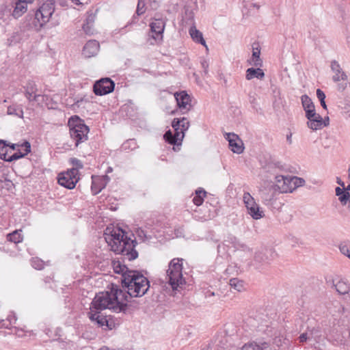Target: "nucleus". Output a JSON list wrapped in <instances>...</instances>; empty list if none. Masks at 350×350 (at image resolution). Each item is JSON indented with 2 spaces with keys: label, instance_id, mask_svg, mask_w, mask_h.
I'll list each match as a JSON object with an SVG mask.
<instances>
[{
  "label": "nucleus",
  "instance_id": "22",
  "mask_svg": "<svg viewBox=\"0 0 350 350\" xmlns=\"http://www.w3.org/2000/svg\"><path fill=\"white\" fill-rule=\"evenodd\" d=\"M21 147L25 148L24 152H21V150H18L17 152H14L11 156H8L6 161L12 162L13 161L19 159L22 157H24L25 155H27L31 151V145H30V143L28 142H24L23 144L21 145Z\"/></svg>",
  "mask_w": 350,
  "mask_h": 350
},
{
  "label": "nucleus",
  "instance_id": "17",
  "mask_svg": "<svg viewBox=\"0 0 350 350\" xmlns=\"http://www.w3.org/2000/svg\"><path fill=\"white\" fill-rule=\"evenodd\" d=\"M91 190L93 194L96 195L103 189L109 183L110 178L107 175L103 176H92Z\"/></svg>",
  "mask_w": 350,
  "mask_h": 350
},
{
  "label": "nucleus",
  "instance_id": "39",
  "mask_svg": "<svg viewBox=\"0 0 350 350\" xmlns=\"http://www.w3.org/2000/svg\"><path fill=\"white\" fill-rule=\"evenodd\" d=\"M8 239L11 242L17 243L21 242L23 240V238L21 237V235L18 232V231L15 230L13 232L8 234Z\"/></svg>",
  "mask_w": 350,
  "mask_h": 350
},
{
  "label": "nucleus",
  "instance_id": "23",
  "mask_svg": "<svg viewBox=\"0 0 350 350\" xmlns=\"http://www.w3.org/2000/svg\"><path fill=\"white\" fill-rule=\"evenodd\" d=\"M332 284L340 295H345L350 292V284L345 279H339L336 282L333 280Z\"/></svg>",
  "mask_w": 350,
  "mask_h": 350
},
{
  "label": "nucleus",
  "instance_id": "20",
  "mask_svg": "<svg viewBox=\"0 0 350 350\" xmlns=\"http://www.w3.org/2000/svg\"><path fill=\"white\" fill-rule=\"evenodd\" d=\"M163 137L169 144L172 145H178L184 138V133L182 131H180L179 133L174 131V133L173 134L172 132L169 130L165 132Z\"/></svg>",
  "mask_w": 350,
  "mask_h": 350
},
{
  "label": "nucleus",
  "instance_id": "34",
  "mask_svg": "<svg viewBox=\"0 0 350 350\" xmlns=\"http://www.w3.org/2000/svg\"><path fill=\"white\" fill-rule=\"evenodd\" d=\"M8 114L14 115L19 118H23V111L21 107L16 105H11L8 107Z\"/></svg>",
  "mask_w": 350,
  "mask_h": 350
},
{
  "label": "nucleus",
  "instance_id": "45",
  "mask_svg": "<svg viewBox=\"0 0 350 350\" xmlns=\"http://www.w3.org/2000/svg\"><path fill=\"white\" fill-rule=\"evenodd\" d=\"M241 350H260V345L256 343L245 345Z\"/></svg>",
  "mask_w": 350,
  "mask_h": 350
},
{
  "label": "nucleus",
  "instance_id": "63",
  "mask_svg": "<svg viewBox=\"0 0 350 350\" xmlns=\"http://www.w3.org/2000/svg\"><path fill=\"white\" fill-rule=\"evenodd\" d=\"M345 191L350 192V184L345 187Z\"/></svg>",
  "mask_w": 350,
  "mask_h": 350
},
{
  "label": "nucleus",
  "instance_id": "37",
  "mask_svg": "<svg viewBox=\"0 0 350 350\" xmlns=\"http://www.w3.org/2000/svg\"><path fill=\"white\" fill-rule=\"evenodd\" d=\"M291 183L293 192L297 187L303 186L305 184V180L302 178L293 176L291 177Z\"/></svg>",
  "mask_w": 350,
  "mask_h": 350
},
{
  "label": "nucleus",
  "instance_id": "35",
  "mask_svg": "<svg viewBox=\"0 0 350 350\" xmlns=\"http://www.w3.org/2000/svg\"><path fill=\"white\" fill-rule=\"evenodd\" d=\"M229 284L232 288L240 292L243 289V282L238 278H231Z\"/></svg>",
  "mask_w": 350,
  "mask_h": 350
},
{
  "label": "nucleus",
  "instance_id": "44",
  "mask_svg": "<svg viewBox=\"0 0 350 350\" xmlns=\"http://www.w3.org/2000/svg\"><path fill=\"white\" fill-rule=\"evenodd\" d=\"M70 163L75 167L72 169H77V170L78 171L79 169H82L83 168L82 162L80 160H79L78 159H77V158H71L70 159Z\"/></svg>",
  "mask_w": 350,
  "mask_h": 350
},
{
  "label": "nucleus",
  "instance_id": "55",
  "mask_svg": "<svg viewBox=\"0 0 350 350\" xmlns=\"http://www.w3.org/2000/svg\"><path fill=\"white\" fill-rule=\"evenodd\" d=\"M8 320L10 321V324H12L15 323L17 319L14 315H10L8 317Z\"/></svg>",
  "mask_w": 350,
  "mask_h": 350
},
{
  "label": "nucleus",
  "instance_id": "15",
  "mask_svg": "<svg viewBox=\"0 0 350 350\" xmlns=\"http://www.w3.org/2000/svg\"><path fill=\"white\" fill-rule=\"evenodd\" d=\"M275 179V184L273 186L275 187V189L278 193H284L292 192L291 177L279 175L276 176Z\"/></svg>",
  "mask_w": 350,
  "mask_h": 350
},
{
  "label": "nucleus",
  "instance_id": "36",
  "mask_svg": "<svg viewBox=\"0 0 350 350\" xmlns=\"http://www.w3.org/2000/svg\"><path fill=\"white\" fill-rule=\"evenodd\" d=\"M9 146L6 144L5 141L0 140V159L7 161L8 159V149L7 147Z\"/></svg>",
  "mask_w": 350,
  "mask_h": 350
},
{
  "label": "nucleus",
  "instance_id": "62",
  "mask_svg": "<svg viewBox=\"0 0 350 350\" xmlns=\"http://www.w3.org/2000/svg\"><path fill=\"white\" fill-rule=\"evenodd\" d=\"M112 171H113L112 167H108V168H107V170L106 172H107V173H111Z\"/></svg>",
  "mask_w": 350,
  "mask_h": 350
},
{
  "label": "nucleus",
  "instance_id": "64",
  "mask_svg": "<svg viewBox=\"0 0 350 350\" xmlns=\"http://www.w3.org/2000/svg\"><path fill=\"white\" fill-rule=\"evenodd\" d=\"M348 202H349V206H348V208H349V211H350V192H349V197L348 198Z\"/></svg>",
  "mask_w": 350,
  "mask_h": 350
},
{
  "label": "nucleus",
  "instance_id": "7",
  "mask_svg": "<svg viewBox=\"0 0 350 350\" xmlns=\"http://www.w3.org/2000/svg\"><path fill=\"white\" fill-rule=\"evenodd\" d=\"M115 88V83L110 78H102L96 81L93 91L96 95L103 96L112 92Z\"/></svg>",
  "mask_w": 350,
  "mask_h": 350
},
{
  "label": "nucleus",
  "instance_id": "42",
  "mask_svg": "<svg viewBox=\"0 0 350 350\" xmlns=\"http://www.w3.org/2000/svg\"><path fill=\"white\" fill-rule=\"evenodd\" d=\"M146 3L145 0H138V3L137 5L136 14L137 16H140L143 14L146 11Z\"/></svg>",
  "mask_w": 350,
  "mask_h": 350
},
{
  "label": "nucleus",
  "instance_id": "38",
  "mask_svg": "<svg viewBox=\"0 0 350 350\" xmlns=\"http://www.w3.org/2000/svg\"><path fill=\"white\" fill-rule=\"evenodd\" d=\"M243 201L247 211L250 209V206H254L257 204L254 198L249 193H245L243 194Z\"/></svg>",
  "mask_w": 350,
  "mask_h": 350
},
{
  "label": "nucleus",
  "instance_id": "1",
  "mask_svg": "<svg viewBox=\"0 0 350 350\" xmlns=\"http://www.w3.org/2000/svg\"><path fill=\"white\" fill-rule=\"evenodd\" d=\"M128 296L118 285L111 284L110 291L97 293L91 303L90 308L101 311L105 309L120 312L127 307Z\"/></svg>",
  "mask_w": 350,
  "mask_h": 350
},
{
  "label": "nucleus",
  "instance_id": "21",
  "mask_svg": "<svg viewBox=\"0 0 350 350\" xmlns=\"http://www.w3.org/2000/svg\"><path fill=\"white\" fill-rule=\"evenodd\" d=\"M189 122L186 118L181 119L174 118L172 122V126L174 129V131L179 133L182 131L184 134L189 127Z\"/></svg>",
  "mask_w": 350,
  "mask_h": 350
},
{
  "label": "nucleus",
  "instance_id": "59",
  "mask_svg": "<svg viewBox=\"0 0 350 350\" xmlns=\"http://www.w3.org/2000/svg\"><path fill=\"white\" fill-rule=\"evenodd\" d=\"M12 150H15L16 147L20 146L18 144H12L11 145L9 144V146Z\"/></svg>",
  "mask_w": 350,
  "mask_h": 350
},
{
  "label": "nucleus",
  "instance_id": "12",
  "mask_svg": "<svg viewBox=\"0 0 350 350\" xmlns=\"http://www.w3.org/2000/svg\"><path fill=\"white\" fill-rule=\"evenodd\" d=\"M331 69H332V72L334 73V75L332 77V79L334 81L337 82L340 80L345 81V83L338 84V89L339 91L345 90V88H347V75L345 73V72H343V70L340 68V64L336 60H334L332 62Z\"/></svg>",
  "mask_w": 350,
  "mask_h": 350
},
{
  "label": "nucleus",
  "instance_id": "30",
  "mask_svg": "<svg viewBox=\"0 0 350 350\" xmlns=\"http://www.w3.org/2000/svg\"><path fill=\"white\" fill-rule=\"evenodd\" d=\"M253 52L252 57L250 62V64L254 65L256 67L261 66L262 64V61L260 57V49L254 46H252Z\"/></svg>",
  "mask_w": 350,
  "mask_h": 350
},
{
  "label": "nucleus",
  "instance_id": "52",
  "mask_svg": "<svg viewBox=\"0 0 350 350\" xmlns=\"http://www.w3.org/2000/svg\"><path fill=\"white\" fill-rule=\"evenodd\" d=\"M202 66L204 68V72L206 74L208 72V63L207 61L204 60L202 62Z\"/></svg>",
  "mask_w": 350,
  "mask_h": 350
},
{
  "label": "nucleus",
  "instance_id": "28",
  "mask_svg": "<svg viewBox=\"0 0 350 350\" xmlns=\"http://www.w3.org/2000/svg\"><path fill=\"white\" fill-rule=\"evenodd\" d=\"M336 195L338 197V200L342 205L348 203V198L349 197V191H345V188L336 187Z\"/></svg>",
  "mask_w": 350,
  "mask_h": 350
},
{
  "label": "nucleus",
  "instance_id": "11",
  "mask_svg": "<svg viewBox=\"0 0 350 350\" xmlns=\"http://www.w3.org/2000/svg\"><path fill=\"white\" fill-rule=\"evenodd\" d=\"M174 97L177 103V106L183 114L187 113L191 109V98L185 91L176 92Z\"/></svg>",
  "mask_w": 350,
  "mask_h": 350
},
{
  "label": "nucleus",
  "instance_id": "31",
  "mask_svg": "<svg viewBox=\"0 0 350 350\" xmlns=\"http://www.w3.org/2000/svg\"><path fill=\"white\" fill-rule=\"evenodd\" d=\"M301 100L303 108L306 113L307 111H312V110L315 109V107H314L313 102L312 101V100L308 95H306V94L302 95L301 97Z\"/></svg>",
  "mask_w": 350,
  "mask_h": 350
},
{
  "label": "nucleus",
  "instance_id": "43",
  "mask_svg": "<svg viewBox=\"0 0 350 350\" xmlns=\"http://www.w3.org/2000/svg\"><path fill=\"white\" fill-rule=\"evenodd\" d=\"M31 266L38 270H41L44 268V262L42 260L33 258L31 261Z\"/></svg>",
  "mask_w": 350,
  "mask_h": 350
},
{
  "label": "nucleus",
  "instance_id": "50",
  "mask_svg": "<svg viewBox=\"0 0 350 350\" xmlns=\"http://www.w3.org/2000/svg\"><path fill=\"white\" fill-rule=\"evenodd\" d=\"M310 337H309V334L308 332H306V333H303L301 334L299 338V341L301 342H306L308 338H310Z\"/></svg>",
  "mask_w": 350,
  "mask_h": 350
},
{
  "label": "nucleus",
  "instance_id": "25",
  "mask_svg": "<svg viewBox=\"0 0 350 350\" xmlns=\"http://www.w3.org/2000/svg\"><path fill=\"white\" fill-rule=\"evenodd\" d=\"M265 77V73L262 69L260 68H250L246 70V76L245 78L247 80H251L254 78H257L259 79H263Z\"/></svg>",
  "mask_w": 350,
  "mask_h": 350
},
{
  "label": "nucleus",
  "instance_id": "47",
  "mask_svg": "<svg viewBox=\"0 0 350 350\" xmlns=\"http://www.w3.org/2000/svg\"><path fill=\"white\" fill-rule=\"evenodd\" d=\"M95 18H96V14H88V16H87L86 19H85V23H83V25H94V21H95Z\"/></svg>",
  "mask_w": 350,
  "mask_h": 350
},
{
  "label": "nucleus",
  "instance_id": "9",
  "mask_svg": "<svg viewBox=\"0 0 350 350\" xmlns=\"http://www.w3.org/2000/svg\"><path fill=\"white\" fill-rule=\"evenodd\" d=\"M79 179L77 169H71L65 173L59 174L58 183L67 189H72L75 188Z\"/></svg>",
  "mask_w": 350,
  "mask_h": 350
},
{
  "label": "nucleus",
  "instance_id": "56",
  "mask_svg": "<svg viewBox=\"0 0 350 350\" xmlns=\"http://www.w3.org/2000/svg\"><path fill=\"white\" fill-rule=\"evenodd\" d=\"M225 242H230L232 244H234V247H237L235 243H237V238L234 237H229V240H225Z\"/></svg>",
  "mask_w": 350,
  "mask_h": 350
},
{
  "label": "nucleus",
  "instance_id": "53",
  "mask_svg": "<svg viewBox=\"0 0 350 350\" xmlns=\"http://www.w3.org/2000/svg\"><path fill=\"white\" fill-rule=\"evenodd\" d=\"M40 97H43V96L40 94H37V92H36L31 97V101H39Z\"/></svg>",
  "mask_w": 350,
  "mask_h": 350
},
{
  "label": "nucleus",
  "instance_id": "41",
  "mask_svg": "<svg viewBox=\"0 0 350 350\" xmlns=\"http://www.w3.org/2000/svg\"><path fill=\"white\" fill-rule=\"evenodd\" d=\"M317 96L318 99L319 100L321 105L322 106V107L324 109H327V105H326V103H325V93L321 89H317Z\"/></svg>",
  "mask_w": 350,
  "mask_h": 350
},
{
  "label": "nucleus",
  "instance_id": "16",
  "mask_svg": "<svg viewBox=\"0 0 350 350\" xmlns=\"http://www.w3.org/2000/svg\"><path fill=\"white\" fill-rule=\"evenodd\" d=\"M277 192L275 187L273 185L262 189L260 191V196L262 203L267 206L272 205L276 200Z\"/></svg>",
  "mask_w": 350,
  "mask_h": 350
},
{
  "label": "nucleus",
  "instance_id": "32",
  "mask_svg": "<svg viewBox=\"0 0 350 350\" xmlns=\"http://www.w3.org/2000/svg\"><path fill=\"white\" fill-rule=\"evenodd\" d=\"M206 196V191L202 189H198L196 191V196L193 199V203L196 206L201 205L204 202V197Z\"/></svg>",
  "mask_w": 350,
  "mask_h": 350
},
{
  "label": "nucleus",
  "instance_id": "19",
  "mask_svg": "<svg viewBox=\"0 0 350 350\" xmlns=\"http://www.w3.org/2000/svg\"><path fill=\"white\" fill-rule=\"evenodd\" d=\"M33 0H17L12 12L15 18L21 17L27 10V3H32Z\"/></svg>",
  "mask_w": 350,
  "mask_h": 350
},
{
  "label": "nucleus",
  "instance_id": "40",
  "mask_svg": "<svg viewBox=\"0 0 350 350\" xmlns=\"http://www.w3.org/2000/svg\"><path fill=\"white\" fill-rule=\"evenodd\" d=\"M309 337L314 338L315 340L319 339L321 336V330L319 327H312L308 330Z\"/></svg>",
  "mask_w": 350,
  "mask_h": 350
},
{
  "label": "nucleus",
  "instance_id": "2",
  "mask_svg": "<svg viewBox=\"0 0 350 350\" xmlns=\"http://www.w3.org/2000/svg\"><path fill=\"white\" fill-rule=\"evenodd\" d=\"M105 233V241L111 247V250L116 254L123 256L124 259L133 260L137 258L138 252L135 247L136 240H131L125 235V232L120 228H107Z\"/></svg>",
  "mask_w": 350,
  "mask_h": 350
},
{
  "label": "nucleus",
  "instance_id": "14",
  "mask_svg": "<svg viewBox=\"0 0 350 350\" xmlns=\"http://www.w3.org/2000/svg\"><path fill=\"white\" fill-rule=\"evenodd\" d=\"M226 139L228 141L229 148L234 153L241 154L244 150L243 143L239 137L233 133L226 134Z\"/></svg>",
  "mask_w": 350,
  "mask_h": 350
},
{
  "label": "nucleus",
  "instance_id": "61",
  "mask_svg": "<svg viewBox=\"0 0 350 350\" xmlns=\"http://www.w3.org/2000/svg\"><path fill=\"white\" fill-rule=\"evenodd\" d=\"M4 22H5V21L3 18L2 13L0 12V25H1L3 24V23H4Z\"/></svg>",
  "mask_w": 350,
  "mask_h": 350
},
{
  "label": "nucleus",
  "instance_id": "3",
  "mask_svg": "<svg viewBox=\"0 0 350 350\" xmlns=\"http://www.w3.org/2000/svg\"><path fill=\"white\" fill-rule=\"evenodd\" d=\"M122 291L128 296L131 297H140L144 295L150 288V282L146 277L138 271L129 272L122 280Z\"/></svg>",
  "mask_w": 350,
  "mask_h": 350
},
{
  "label": "nucleus",
  "instance_id": "6",
  "mask_svg": "<svg viewBox=\"0 0 350 350\" xmlns=\"http://www.w3.org/2000/svg\"><path fill=\"white\" fill-rule=\"evenodd\" d=\"M183 258H173L169 263L167 270V278L168 282L173 290H177L178 288L185 284V280L183 276Z\"/></svg>",
  "mask_w": 350,
  "mask_h": 350
},
{
  "label": "nucleus",
  "instance_id": "10",
  "mask_svg": "<svg viewBox=\"0 0 350 350\" xmlns=\"http://www.w3.org/2000/svg\"><path fill=\"white\" fill-rule=\"evenodd\" d=\"M306 117L308 119V126L313 131L321 129L328 125V123L325 122L323 118L316 112L315 109L307 111Z\"/></svg>",
  "mask_w": 350,
  "mask_h": 350
},
{
  "label": "nucleus",
  "instance_id": "29",
  "mask_svg": "<svg viewBox=\"0 0 350 350\" xmlns=\"http://www.w3.org/2000/svg\"><path fill=\"white\" fill-rule=\"evenodd\" d=\"M113 269L114 271L117 273L122 274V278L124 279V276L126 274L129 273V272H133L134 270H130L126 265H121L120 261L113 262Z\"/></svg>",
  "mask_w": 350,
  "mask_h": 350
},
{
  "label": "nucleus",
  "instance_id": "46",
  "mask_svg": "<svg viewBox=\"0 0 350 350\" xmlns=\"http://www.w3.org/2000/svg\"><path fill=\"white\" fill-rule=\"evenodd\" d=\"M83 29L84 32L88 35H92L94 32L93 25H83Z\"/></svg>",
  "mask_w": 350,
  "mask_h": 350
},
{
  "label": "nucleus",
  "instance_id": "8",
  "mask_svg": "<svg viewBox=\"0 0 350 350\" xmlns=\"http://www.w3.org/2000/svg\"><path fill=\"white\" fill-rule=\"evenodd\" d=\"M277 256L272 248H265L256 253L254 256V265L257 269L261 266L269 264Z\"/></svg>",
  "mask_w": 350,
  "mask_h": 350
},
{
  "label": "nucleus",
  "instance_id": "4",
  "mask_svg": "<svg viewBox=\"0 0 350 350\" xmlns=\"http://www.w3.org/2000/svg\"><path fill=\"white\" fill-rule=\"evenodd\" d=\"M57 0H46L39 8L31 15L27 14L26 18L32 20L31 23H29L30 28L40 29L48 22H49L53 13L55 12V4Z\"/></svg>",
  "mask_w": 350,
  "mask_h": 350
},
{
  "label": "nucleus",
  "instance_id": "49",
  "mask_svg": "<svg viewBox=\"0 0 350 350\" xmlns=\"http://www.w3.org/2000/svg\"><path fill=\"white\" fill-rule=\"evenodd\" d=\"M249 100H250V103L253 105V107H254L255 105L257 104V100H256V94H252L251 93L249 94Z\"/></svg>",
  "mask_w": 350,
  "mask_h": 350
},
{
  "label": "nucleus",
  "instance_id": "24",
  "mask_svg": "<svg viewBox=\"0 0 350 350\" xmlns=\"http://www.w3.org/2000/svg\"><path fill=\"white\" fill-rule=\"evenodd\" d=\"M25 96L29 101H31V97L38 92L37 85L35 81L29 80L25 86Z\"/></svg>",
  "mask_w": 350,
  "mask_h": 350
},
{
  "label": "nucleus",
  "instance_id": "26",
  "mask_svg": "<svg viewBox=\"0 0 350 350\" xmlns=\"http://www.w3.org/2000/svg\"><path fill=\"white\" fill-rule=\"evenodd\" d=\"M90 310L88 312V317L91 321H96L98 325H99L100 326H103L107 323V321L105 317H103L99 315V310H97V312H96L94 309L90 308Z\"/></svg>",
  "mask_w": 350,
  "mask_h": 350
},
{
  "label": "nucleus",
  "instance_id": "57",
  "mask_svg": "<svg viewBox=\"0 0 350 350\" xmlns=\"http://www.w3.org/2000/svg\"><path fill=\"white\" fill-rule=\"evenodd\" d=\"M337 183L340 185L341 187L345 188V183L341 180L340 178H337Z\"/></svg>",
  "mask_w": 350,
  "mask_h": 350
},
{
  "label": "nucleus",
  "instance_id": "58",
  "mask_svg": "<svg viewBox=\"0 0 350 350\" xmlns=\"http://www.w3.org/2000/svg\"><path fill=\"white\" fill-rule=\"evenodd\" d=\"M292 134L290 133L289 135H287L286 136V140L288 142L289 144H292Z\"/></svg>",
  "mask_w": 350,
  "mask_h": 350
},
{
  "label": "nucleus",
  "instance_id": "27",
  "mask_svg": "<svg viewBox=\"0 0 350 350\" xmlns=\"http://www.w3.org/2000/svg\"><path fill=\"white\" fill-rule=\"evenodd\" d=\"M189 34L194 42L200 43L207 48L202 32L198 30L196 27H191L190 28Z\"/></svg>",
  "mask_w": 350,
  "mask_h": 350
},
{
  "label": "nucleus",
  "instance_id": "51",
  "mask_svg": "<svg viewBox=\"0 0 350 350\" xmlns=\"http://www.w3.org/2000/svg\"><path fill=\"white\" fill-rule=\"evenodd\" d=\"M137 234L143 241H144L146 239H147L146 234L143 230H141V229L138 230Z\"/></svg>",
  "mask_w": 350,
  "mask_h": 350
},
{
  "label": "nucleus",
  "instance_id": "48",
  "mask_svg": "<svg viewBox=\"0 0 350 350\" xmlns=\"http://www.w3.org/2000/svg\"><path fill=\"white\" fill-rule=\"evenodd\" d=\"M340 251L342 254L347 256L348 258H350V245H341L340 247Z\"/></svg>",
  "mask_w": 350,
  "mask_h": 350
},
{
  "label": "nucleus",
  "instance_id": "5",
  "mask_svg": "<svg viewBox=\"0 0 350 350\" xmlns=\"http://www.w3.org/2000/svg\"><path fill=\"white\" fill-rule=\"evenodd\" d=\"M68 124L70 137L75 142V146L88 140L90 129L83 120L77 116H73L69 118Z\"/></svg>",
  "mask_w": 350,
  "mask_h": 350
},
{
  "label": "nucleus",
  "instance_id": "13",
  "mask_svg": "<svg viewBox=\"0 0 350 350\" xmlns=\"http://www.w3.org/2000/svg\"><path fill=\"white\" fill-rule=\"evenodd\" d=\"M165 26V21L163 18H155L150 23L151 36L155 41H160L163 39V33Z\"/></svg>",
  "mask_w": 350,
  "mask_h": 350
},
{
  "label": "nucleus",
  "instance_id": "54",
  "mask_svg": "<svg viewBox=\"0 0 350 350\" xmlns=\"http://www.w3.org/2000/svg\"><path fill=\"white\" fill-rule=\"evenodd\" d=\"M260 350H270L269 344L267 342L262 343L261 346H260Z\"/></svg>",
  "mask_w": 350,
  "mask_h": 350
},
{
  "label": "nucleus",
  "instance_id": "60",
  "mask_svg": "<svg viewBox=\"0 0 350 350\" xmlns=\"http://www.w3.org/2000/svg\"><path fill=\"white\" fill-rule=\"evenodd\" d=\"M335 341H336V343H334L335 345H341L342 343V338L336 339Z\"/></svg>",
  "mask_w": 350,
  "mask_h": 350
},
{
  "label": "nucleus",
  "instance_id": "18",
  "mask_svg": "<svg viewBox=\"0 0 350 350\" xmlns=\"http://www.w3.org/2000/svg\"><path fill=\"white\" fill-rule=\"evenodd\" d=\"M100 47L99 42L95 40H89L83 46V55L88 58L97 54Z\"/></svg>",
  "mask_w": 350,
  "mask_h": 350
},
{
  "label": "nucleus",
  "instance_id": "33",
  "mask_svg": "<svg viewBox=\"0 0 350 350\" xmlns=\"http://www.w3.org/2000/svg\"><path fill=\"white\" fill-rule=\"evenodd\" d=\"M248 213L252 216V217L254 219H258L263 217V211L260 210V208L258 204L254 206H250V209L248 210Z\"/></svg>",
  "mask_w": 350,
  "mask_h": 350
}]
</instances>
